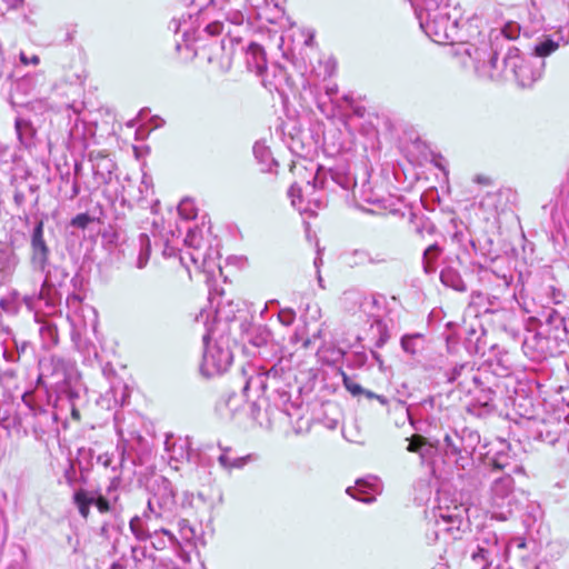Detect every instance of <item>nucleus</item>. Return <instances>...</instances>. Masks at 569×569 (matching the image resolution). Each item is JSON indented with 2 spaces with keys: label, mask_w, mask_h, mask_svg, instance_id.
I'll list each match as a JSON object with an SVG mask.
<instances>
[{
  "label": "nucleus",
  "mask_w": 569,
  "mask_h": 569,
  "mask_svg": "<svg viewBox=\"0 0 569 569\" xmlns=\"http://www.w3.org/2000/svg\"><path fill=\"white\" fill-rule=\"evenodd\" d=\"M73 502L83 519L89 518L91 505H94L98 511L102 515L111 511V505L104 496L99 495L94 498L84 489H78L73 493Z\"/></svg>",
  "instance_id": "1"
},
{
  "label": "nucleus",
  "mask_w": 569,
  "mask_h": 569,
  "mask_svg": "<svg viewBox=\"0 0 569 569\" xmlns=\"http://www.w3.org/2000/svg\"><path fill=\"white\" fill-rule=\"evenodd\" d=\"M473 181L481 186H490L493 182L492 178L488 174H477Z\"/></svg>",
  "instance_id": "13"
},
{
  "label": "nucleus",
  "mask_w": 569,
  "mask_h": 569,
  "mask_svg": "<svg viewBox=\"0 0 569 569\" xmlns=\"http://www.w3.org/2000/svg\"><path fill=\"white\" fill-rule=\"evenodd\" d=\"M31 248L33 259H38L41 262H46L49 256V248L43 238V221L40 220L36 228L33 229V233L31 237Z\"/></svg>",
  "instance_id": "2"
},
{
  "label": "nucleus",
  "mask_w": 569,
  "mask_h": 569,
  "mask_svg": "<svg viewBox=\"0 0 569 569\" xmlns=\"http://www.w3.org/2000/svg\"><path fill=\"white\" fill-rule=\"evenodd\" d=\"M492 468L496 469V470H502L505 468L503 465H501L500 462L498 461H493L492 462Z\"/></svg>",
  "instance_id": "19"
},
{
  "label": "nucleus",
  "mask_w": 569,
  "mask_h": 569,
  "mask_svg": "<svg viewBox=\"0 0 569 569\" xmlns=\"http://www.w3.org/2000/svg\"><path fill=\"white\" fill-rule=\"evenodd\" d=\"M250 382H251L250 379H248L243 387V392H247L250 389Z\"/></svg>",
  "instance_id": "20"
},
{
  "label": "nucleus",
  "mask_w": 569,
  "mask_h": 569,
  "mask_svg": "<svg viewBox=\"0 0 569 569\" xmlns=\"http://www.w3.org/2000/svg\"><path fill=\"white\" fill-rule=\"evenodd\" d=\"M160 532H161L163 536L168 537L170 540H172V541H173V540H176L174 535H173L169 529L161 528V529H160Z\"/></svg>",
  "instance_id": "18"
},
{
  "label": "nucleus",
  "mask_w": 569,
  "mask_h": 569,
  "mask_svg": "<svg viewBox=\"0 0 569 569\" xmlns=\"http://www.w3.org/2000/svg\"><path fill=\"white\" fill-rule=\"evenodd\" d=\"M365 393H366V397L369 399H372L375 397V395L371 391H366Z\"/></svg>",
  "instance_id": "21"
},
{
  "label": "nucleus",
  "mask_w": 569,
  "mask_h": 569,
  "mask_svg": "<svg viewBox=\"0 0 569 569\" xmlns=\"http://www.w3.org/2000/svg\"><path fill=\"white\" fill-rule=\"evenodd\" d=\"M248 51L254 56V57H259L263 62H266V50L262 46H260L259 43H256V42H251L249 46H248Z\"/></svg>",
  "instance_id": "10"
},
{
  "label": "nucleus",
  "mask_w": 569,
  "mask_h": 569,
  "mask_svg": "<svg viewBox=\"0 0 569 569\" xmlns=\"http://www.w3.org/2000/svg\"><path fill=\"white\" fill-rule=\"evenodd\" d=\"M341 377L345 388L352 396H360L365 392L362 387L359 383H357L353 379H351L346 372L341 371Z\"/></svg>",
  "instance_id": "6"
},
{
  "label": "nucleus",
  "mask_w": 569,
  "mask_h": 569,
  "mask_svg": "<svg viewBox=\"0 0 569 569\" xmlns=\"http://www.w3.org/2000/svg\"><path fill=\"white\" fill-rule=\"evenodd\" d=\"M559 42L547 37L543 41L535 47V54L540 58H546L559 49Z\"/></svg>",
  "instance_id": "4"
},
{
  "label": "nucleus",
  "mask_w": 569,
  "mask_h": 569,
  "mask_svg": "<svg viewBox=\"0 0 569 569\" xmlns=\"http://www.w3.org/2000/svg\"><path fill=\"white\" fill-rule=\"evenodd\" d=\"M20 61L24 66H28V64L38 66L40 63V58L37 54L28 57L24 52H21L20 53Z\"/></svg>",
  "instance_id": "11"
},
{
  "label": "nucleus",
  "mask_w": 569,
  "mask_h": 569,
  "mask_svg": "<svg viewBox=\"0 0 569 569\" xmlns=\"http://www.w3.org/2000/svg\"><path fill=\"white\" fill-rule=\"evenodd\" d=\"M409 443L407 447V450L412 453L420 455L421 458L425 457L423 449L429 446L432 447V445L428 441V439L421 435L415 433L409 439Z\"/></svg>",
  "instance_id": "3"
},
{
  "label": "nucleus",
  "mask_w": 569,
  "mask_h": 569,
  "mask_svg": "<svg viewBox=\"0 0 569 569\" xmlns=\"http://www.w3.org/2000/svg\"><path fill=\"white\" fill-rule=\"evenodd\" d=\"M526 547V541L525 540H521L518 545V548H525Z\"/></svg>",
  "instance_id": "22"
},
{
  "label": "nucleus",
  "mask_w": 569,
  "mask_h": 569,
  "mask_svg": "<svg viewBox=\"0 0 569 569\" xmlns=\"http://www.w3.org/2000/svg\"><path fill=\"white\" fill-rule=\"evenodd\" d=\"M420 335H412V336H405L401 339V347L406 352H409L410 355H416L417 349L415 346V340L419 338Z\"/></svg>",
  "instance_id": "7"
},
{
  "label": "nucleus",
  "mask_w": 569,
  "mask_h": 569,
  "mask_svg": "<svg viewBox=\"0 0 569 569\" xmlns=\"http://www.w3.org/2000/svg\"><path fill=\"white\" fill-rule=\"evenodd\" d=\"M488 557H489V551L482 547H479L477 552H475L472 555V559L475 561H477L478 559H481L483 560L486 563H488Z\"/></svg>",
  "instance_id": "12"
},
{
  "label": "nucleus",
  "mask_w": 569,
  "mask_h": 569,
  "mask_svg": "<svg viewBox=\"0 0 569 569\" xmlns=\"http://www.w3.org/2000/svg\"><path fill=\"white\" fill-rule=\"evenodd\" d=\"M439 253V248L437 244L429 246L425 251V257H436Z\"/></svg>",
  "instance_id": "15"
},
{
  "label": "nucleus",
  "mask_w": 569,
  "mask_h": 569,
  "mask_svg": "<svg viewBox=\"0 0 569 569\" xmlns=\"http://www.w3.org/2000/svg\"><path fill=\"white\" fill-rule=\"evenodd\" d=\"M204 31L211 37L220 36L223 31V23L220 21L210 22L204 28Z\"/></svg>",
  "instance_id": "9"
},
{
  "label": "nucleus",
  "mask_w": 569,
  "mask_h": 569,
  "mask_svg": "<svg viewBox=\"0 0 569 569\" xmlns=\"http://www.w3.org/2000/svg\"><path fill=\"white\" fill-rule=\"evenodd\" d=\"M110 153L107 150H92L89 152V161L92 163L94 173H98L100 163L109 158Z\"/></svg>",
  "instance_id": "5"
},
{
  "label": "nucleus",
  "mask_w": 569,
  "mask_h": 569,
  "mask_svg": "<svg viewBox=\"0 0 569 569\" xmlns=\"http://www.w3.org/2000/svg\"><path fill=\"white\" fill-rule=\"evenodd\" d=\"M251 460V455H248L246 457H241V458H238L236 459L231 465L230 467H234V468H241L243 467L248 461Z\"/></svg>",
  "instance_id": "14"
},
{
  "label": "nucleus",
  "mask_w": 569,
  "mask_h": 569,
  "mask_svg": "<svg viewBox=\"0 0 569 569\" xmlns=\"http://www.w3.org/2000/svg\"><path fill=\"white\" fill-rule=\"evenodd\" d=\"M71 417L76 421H80L81 420V413H80V411L76 407H73L72 410H71Z\"/></svg>",
  "instance_id": "17"
},
{
  "label": "nucleus",
  "mask_w": 569,
  "mask_h": 569,
  "mask_svg": "<svg viewBox=\"0 0 569 569\" xmlns=\"http://www.w3.org/2000/svg\"><path fill=\"white\" fill-rule=\"evenodd\" d=\"M507 37H508V39H512V37L510 36V32H507Z\"/></svg>",
  "instance_id": "24"
},
{
  "label": "nucleus",
  "mask_w": 569,
  "mask_h": 569,
  "mask_svg": "<svg viewBox=\"0 0 569 569\" xmlns=\"http://www.w3.org/2000/svg\"><path fill=\"white\" fill-rule=\"evenodd\" d=\"M507 37H508V39H512V37L510 36V32H507Z\"/></svg>",
  "instance_id": "23"
},
{
  "label": "nucleus",
  "mask_w": 569,
  "mask_h": 569,
  "mask_svg": "<svg viewBox=\"0 0 569 569\" xmlns=\"http://www.w3.org/2000/svg\"><path fill=\"white\" fill-rule=\"evenodd\" d=\"M234 397H236V393H230V395L223 396L221 398V405H223L224 407H228L230 405L231 399Z\"/></svg>",
  "instance_id": "16"
},
{
  "label": "nucleus",
  "mask_w": 569,
  "mask_h": 569,
  "mask_svg": "<svg viewBox=\"0 0 569 569\" xmlns=\"http://www.w3.org/2000/svg\"><path fill=\"white\" fill-rule=\"evenodd\" d=\"M92 221V218L88 213H79L71 220V226L86 229L89 223Z\"/></svg>",
  "instance_id": "8"
}]
</instances>
